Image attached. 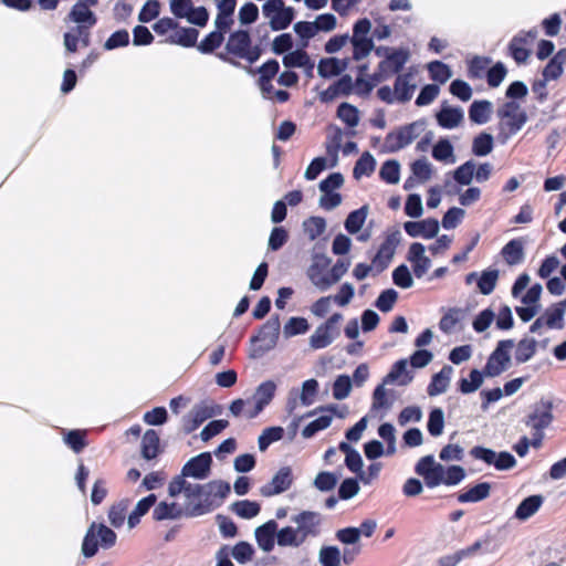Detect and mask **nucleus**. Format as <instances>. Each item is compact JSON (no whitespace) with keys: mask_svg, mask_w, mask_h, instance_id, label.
<instances>
[{"mask_svg":"<svg viewBox=\"0 0 566 566\" xmlns=\"http://www.w3.org/2000/svg\"><path fill=\"white\" fill-rule=\"evenodd\" d=\"M502 256L509 265L520 264L524 260V245L521 239H513L502 248Z\"/></svg>","mask_w":566,"mask_h":566,"instance_id":"obj_29","label":"nucleus"},{"mask_svg":"<svg viewBox=\"0 0 566 566\" xmlns=\"http://www.w3.org/2000/svg\"><path fill=\"white\" fill-rule=\"evenodd\" d=\"M407 359H399L396 361L390 371L382 379L384 384H397L399 386H407L413 379L412 374L407 369Z\"/></svg>","mask_w":566,"mask_h":566,"instance_id":"obj_23","label":"nucleus"},{"mask_svg":"<svg viewBox=\"0 0 566 566\" xmlns=\"http://www.w3.org/2000/svg\"><path fill=\"white\" fill-rule=\"evenodd\" d=\"M483 371L481 373L478 369L471 370L470 380L462 378L459 381V390L465 395L476 391L483 384Z\"/></svg>","mask_w":566,"mask_h":566,"instance_id":"obj_57","label":"nucleus"},{"mask_svg":"<svg viewBox=\"0 0 566 566\" xmlns=\"http://www.w3.org/2000/svg\"><path fill=\"white\" fill-rule=\"evenodd\" d=\"M432 157L438 161L453 164L455 161L454 149L449 139H440L432 148Z\"/></svg>","mask_w":566,"mask_h":566,"instance_id":"obj_40","label":"nucleus"},{"mask_svg":"<svg viewBox=\"0 0 566 566\" xmlns=\"http://www.w3.org/2000/svg\"><path fill=\"white\" fill-rule=\"evenodd\" d=\"M277 523L274 520H270L263 525L256 527L255 539L259 547L263 552H271L274 548L276 542Z\"/></svg>","mask_w":566,"mask_h":566,"instance_id":"obj_21","label":"nucleus"},{"mask_svg":"<svg viewBox=\"0 0 566 566\" xmlns=\"http://www.w3.org/2000/svg\"><path fill=\"white\" fill-rule=\"evenodd\" d=\"M305 542L301 537L297 527L285 526L281 530H277L276 533V544L280 547H293L297 548L302 546Z\"/></svg>","mask_w":566,"mask_h":566,"instance_id":"obj_28","label":"nucleus"},{"mask_svg":"<svg viewBox=\"0 0 566 566\" xmlns=\"http://www.w3.org/2000/svg\"><path fill=\"white\" fill-rule=\"evenodd\" d=\"M403 229L411 238L432 239L439 232V222L433 218L421 221H407L403 224Z\"/></svg>","mask_w":566,"mask_h":566,"instance_id":"obj_20","label":"nucleus"},{"mask_svg":"<svg viewBox=\"0 0 566 566\" xmlns=\"http://www.w3.org/2000/svg\"><path fill=\"white\" fill-rule=\"evenodd\" d=\"M491 491V484L489 482H481L467 492L458 495L460 503H475L489 497Z\"/></svg>","mask_w":566,"mask_h":566,"instance_id":"obj_33","label":"nucleus"},{"mask_svg":"<svg viewBox=\"0 0 566 566\" xmlns=\"http://www.w3.org/2000/svg\"><path fill=\"white\" fill-rule=\"evenodd\" d=\"M444 428V415L442 409L434 408L430 411L427 429L432 437H439L442 434Z\"/></svg>","mask_w":566,"mask_h":566,"instance_id":"obj_55","label":"nucleus"},{"mask_svg":"<svg viewBox=\"0 0 566 566\" xmlns=\"http://www.w3.org/2000/svg\"><path fill=\"white\" fill-rule=\"evenodd\" d=\"M283 64L285 67H305L313 69V64L310 62L308 54L303 50H296L289 52L283 57Z\"/></svg>","mask_w":566,"mask_h":566,"instance_id":"obj_52","label":"nucleus"},{"mask_svg":"<svg viewBox=\"0 0 566 566\" xmlns=\"http://www.w3.org/2000/svg\"><path fill=\"white\" fill-rule=\"evenodd\" d=\"M349 41L353 44V59L360 61L369 55L374 49L373 39H358L357 36H349Z\"/></svg>","mask_w":566,"mask_h":566,"instance_id":"obj_53","label":"nucleus"},{"mask_svg":"<svg viewBox=\"0 0 566 566\" xmlns=\"http://www.w3.org/2000/svg\"><path fill=\"white\" fill-rule=\"evenodd\" d=\"M493 136L489 133H481L472 142V153L478 157H483L493 150Z\"/></svg>","mask_w":566,"mask_h":566,"instance_id":"obj_43","label":"nucleus"},{"mask_svg":"<svg viewBox=\"0 0 566 566\" xmlns=\"http://www.w3.org/2000/svg\"><path fill=\"white\" fill-rule=\"evenodd\" d=\"M497 117L501 119L500 132L505 139L520 132L527 122L526 112L514 101L506 102L499 107Z\"/></svg>","mask_w":566,"mask_h":566,"instance_id":"obj_4","label":"nucleus"},{"mask_svg":"<svg viewBox=\"0 0 566 566\" xmlns=\"http://www.w3.org/2000/svg\"><path fill=\"white\" fill-rule=\"evenodd\" d=\"M400 239H401V234L398 230L392 233H389L386 237L385 241L380 244L376 254L381 258L384 256L385 259H388L391 261V259L395 254L396 248L400 243Z\"/></svg>","mask_w":566,"mask_h":566,"instance_id":"obj_51","label":"nucleus"},{"mask_svg":"<svg viewBox=\"0 0 566 566\" xmlns=\"http://www.w3.org/2000/svg\"><path fill=\"white\" fill-rule=\"evenodd\" d=\"M338 476L329 471L319 472L314 479L313 485L321 492H329L335 489Z\"/></svg>","mask_w":566,"mask_h":566,"instance_id":"obj_58","label":"nucleus"},{"mask_svg":"<svg viewBox=\"0 0 566 566\" xmlns=\"http://www.w3.org/2000/svg\"><path fill=\"white\" fill-rule=\"evenodd\" d=\"M342 319L340 313H334L325 323L317 326L310 337L311 348L317 350L329 346L339 336L338 323Z\"/></svg>","mask_w":566,"mask_h":566,"instance_id":"obj_8","label":"nucleus"},{"mask_svg":"<svg viewBox=\"0 0 566 566\" xmlns=\"http://www.w3.org/2000/svg\"><path fill=\"white\" fill-rule=\"evenodd\" d=\"M352 390V380L347 375H339L333 384V397L337 400L347 398Z\"/></svg>","mask_w":566,"mask_h":566,"instance_id":"obj_63","label":"nucleus"},{"mask_svg":"<svg viewBox=\"0 0 566 566\" xmlns=\"http://www.w3.org/2000/svg\"><path fill=\"white\" fill-rule=\"evenodd\" d=\"M437 120L441 127L452 129L463 120V111L458 107H443L437 114Z\"/></svg>","mask_w":566,"mask_h":566,"instance_id":"obj_30","label":"nucleus"},{"mask_svg":"<svg viewBox=\"0 0 566 566\" xmlns=\"http://www.w3.org/2000/svg\"><path fill=\"white\" fill-rule=\"evenodd\" d=\"M526 40L523 34H516L509 44L511 56L516 63H525L530 56V50L525 48Z\"/></svg>","mask_w":566,"mask_h":566,"instance_id":"obj_39","label":"nucleus"},{"mask_svg":"<svg viewBox=\"0 0 566 566\" xmlns=\"http://www.w3.org/2000/svg\"><path fill=\"white\" fill-rule=\"evenodd\" d=\"M231 510L242 518H253L260 513V504L249 500L237 501L232 503Z\"/></svg>","mask_w":566,"mask_h":566,"instance_id":"obj_45","label":"nucleus"},{"mask_svg":"<svg viewBox=\"0 0 566 566\" xmlns=\"http://www.w3.org/2000/svg\"><path fill=\"white\" fill-rule=\"evenodd\" d=\"M117 541L116 533L102 523L93 522L83 538L82 542V554L86 558L95 556L98 548L109 549Z\"/></svg>","mask_w":566,"mask_h":566,"instance_id":"obj_2","label":"nucleus"},{"mask_svg":"<svg viewBox=\"0 0 566 566\" xmlns=\"http://www.w3.org/2000/svg\"><path fill=\"white\" fill-rule=\"evenodd\" d=\"M394 90L397 102L406 103L410 101L416 90L413 74L411 72L399 74L395 81Z\"/></svg>","mask_w":566,"mask_h":566,"instance_id":"obj_24","label":"nucleus"},{"mask_svg":"<svg viewBox=\"0 0 566 566\" xmlns=\"http://www.w3.org/2000/svg\"><path fill=\"white\" fill-rule=\"evenodd\" d=\"M376 168V160L373 155L368 151H365L360 158L356 161L353 175L356 179L361 178L363 176H370Z\"/></svg>","mask_w":566,"mask_h":566,"instance_id":"obj_44","label":"nucleus"},{"mask_svg":"<svg viewBox=\"0 0 566 566\" xmlns=\"http://www.w3.org/2000/svg\"><path fill=\"white\" fill-rule=\"evenodd\" d=\"M212 458L209 452H202L188 460L181 469V473L176 475L169 483L187 481L186 478L205 480L210 475Z\"/></svg>","mask_w":566,"mask_h":566,"instance_id":"obj_11","label":"nucleus"},{"mask_svg":"<svg viewBox=\"0 0 566 566\" xmlns=\"http://www.w3.org/2000/svg\"><path fill=\"white\" fill-rule=\"evenodd\" d=\"M428 71L431 80L441 84L446 83L452 75L450 67L440 61L430 62L428 64Z\"/></svg>","mask_w":566,"mask_h":566,"instance_id":"obj_59","label":"nucleus"},{"mask_svg":"<svg viewBox=\"0 0 566 566\" xmlns=\"http://www.w3.org/2000/svg\"><path fill=\"white\" fill-rule=\"evenodd\" d=\"M198 34V30L193 28H180L170 36V42L185 48H190L196 44Z\"/></svg>","mask_w":566,"mask_h":566,"instance_id":"obj_41","label":"nucleus"},{"mask_svg":"<svg viewBox=\"0 0 566 566\" xmlns=\"http://www.w3.org/2000/svg\"><path fill=\"white\" fill-rule=\"evenodd\" d=\"M462 318L463 311L461 308H450L440 321V329L444 333H450Z\"/></svg>","mask_w":566,"mask_h":566,"instance_id":"obj_61","label":"nucleus"},{"mask_svg":"<svg viewBox=\"0 0 566 566\" xmlns=\"http://www.w3.org/2000/svg\"><path fill=\"white\" fill-rule=\"evenodd\" d=\"M470 454L476 460H481L489 465H494V468L500 471L510 470L516 465L514 455L507 451L496 453L492 449L476 446L470 450Z\"/></svg>","mask_w":566,"mask_h":566,"instance_id":"obj_12","label":"nucleus"},{"mask_svg":"<svg viewBox=\"0 0 566 566\" xmlns=\"http://www.w3.org/2000/svg\"><path fill=\"white\" fill-rule=\"evenodd\" d=\"M224 40L223 33L220 31H212L199 43L198 50L201 53H212L218 49Z\"/></svg>","mask_w":566,"mask_h":566,"instance_id":"obj_60","label":"nucleus"},{"mask_svg":"<svg viewBox=\"0 0 566 566\" xmlns=\"http://www.w3.org/2000/svg\"><path fill=\"white\" fill-rule=\"evenodd\" d=\"M537 340L535 338H523L521 339L515 349V360L517 364L528 361L536 353Z\"/></svg>","mask_w":566,"mask_h":566,"instance_id":"obj_37","label":"nucleus"},{"mask_svg":"<svg viewBox=\"0 0 566 566\" xmlns=\"http://www.w3.org/2000/svg\"><path fill=\"white\" fill-rule=\"evenodd\" d=\"M542 495H531L524 499L515 510L514 517L520 521H526L533 516L543 504Z\"/></svg>","mask_w":566,"mask_h":566,"instance_id":"obj_27","label":"nucleus"},{"mask_svg":"<svg viewBox=\"0 0 566 566\" xmlns=\"http://www.w3.org/2000/svg\"><path fill=\"white\" fill-rule=\"evenodd\" d=\"M281 322L279 316H272L261 327L259 335L252 340L261 342V349L268 352L276 346L280 335Z\"/></svg>","mask_w":566,"mask_h":566,"instance_id":"obj_19","label":"nucleus"},{"mask_svg":"<svg viewBox=\"0 0 566 566\" xmlns=\"http://www.w3.org/2000/svg\"><path fill=\"white\" fill-rule=\"evenodd\" d=\"M424 130V122L416 120L396 132H390L385 138L384 147L387 153H396L411 144Z\"/></svg>","mask_w":566,"mask_h":566,"instance_id":"obj_5","label":"nucleus"},{"mask_svg":"<svg viewBox=\"0 0 566 566\" xmlns=\"http://www.w3.org/2000/svg\"><path fill=\"white\" fill-rule=\"evenodd\" d=\"M310 328L308 322L304 317H291L283 327L285 338L305 334Z\"/></svg>","mask_w":566,"mask_h":566,"instance_id":"obj_50","label":"nucleus"},{"mask_svg":"<svg viewBox=\"0 0 566 566\" xmlns=\"http://www.w3.org/2000/svg\"><path fill=\"white\" fill-rule=\"evenodd\" d=\"M294 19V9L292 7H285L282 11L277 12L270 20V27L273 31H280L286 29Z\"/></svg>","mask_w":566,"mask_h":566,"instance_id":"obj_56","label":"nucleus"},{"mask_svg":"<svg viewBox=\"0 0 566 566\" xmlns=\"http://www.w3.org/2000/svg\"><path fill=\"white\" fill-rule=\"evenodd\" d=\"M513 339L500 340L489 356L488 361L484 366L483 374L485 377H496L504 373L511 363L510 352L514 347Z\"/></svg>","mask_w":566,"mask_h":566,"instance_id":"obj_6","label":"nucleus"},{"mask_svg":"<svg viewBox=\"0 0 566 566\" xmlns=\"http://www.w3.org/2000/svg\"><path fill=\"white\" fill-rule=\"evenodd\" d=\"M426 248L420 242H413L408 250L407 260L412 265L417 279H421L431 268V260L424 254Z\"/></svg>","mask_w":566,"mask_h":566,"instance_id":"obj_18","label":"nucleus"},{"mask_svg":"<svg viewBox=\"0 0 566 566\" xmlns=\"http://www.w3.org/2000/svg\"><path fill=\"white\" fill-rule=\"evenodd\" d=\"M499 275L500 273L496 269L484 270L478 279V289L480 293L483 295H490L496 286Z\"/></svg>","mask_w":566,"mask_h":566,"instance_id":"obj_38","label":"nucleus"},{"mask_svg":"<svg viewBox=\"0 0 566 566\" xmlns=\"http://www.w3.org/2000/svg\"><path fill=\"white\" fill-rule=\"evenodd\" d=\"M331 262L332 260L325 254H316L307 270L310 281L321 292H325L331 287L328 271Z\"/></svg>","mask_w":566,"mask_h":566,"instance_id":"obj_14","label":"nucleus"},{"mask_svg":"<svg viewBox=\"0 0 566 566\" xmlns=\"http://www.w3.org/2000/svg\"><path fill=\"white\" fill-rule=\"evenodd\" d=\"M409 60V52L405 49L394 50L386 55V59L379 62L377 72L374 73L371 80L374 82H382L394 74H398Z\"/></svg>","mask_w":566,"mask_h":566,"instance_id":"obj_10","label":"nucleus"},{"mask_svg":"<svg viewBox=\"0 0 566 566\" xmlns=\"http://www.w3.org/2000/svg\"><path fill=\"white\" fill-rule=\"evenodd\" d=\"M379 177L387 184L395 185L400 179V165L395 159L385 161L380 168Z\"/></svg>","mask_w":566,"mask_h":566,"instance_id":"obj_47","label":"nucleus"},{"mask_svg":"<svg viewBox=\"0 0 566 566\" xmlns=\"http://www.w3.org/2000/svg\"><path fill=\"white\" fill-rule=\"evenodd\" d=\"M275 391H276V385L274 381L266 380V381L261 382L256 387L253 396L251 398H249L251 401H253V408L247 409L245 418H248V419L256 418L264 410V408L268 405H270V402L272 401V399L275 396Z\"/></svg>","mask_w":566,"mask_h":566,"instance_id":"obj_15","label":"nucleus"},{"mask_svg":"<svg viewBox=\"0 0 566 566\" xmlns=\"http://www.w3.org/2000/svg\"><path fill=\"white\" fill-rule=\"evenodd\" d=\"M283 436L284 429L282 427L265 428L258 439V446L260 451H265L270 447V444L281 440Z\"/></svg>","mask_w":566,"mask_h":566,"instance_id":"obj_48","label":"nucleus"},{"mask_svg":"<svg viewBox=\"0 0 566 566\" xmlns=\"http://www.w3.org/2000/svg\"><path fill=\"white\" fill-rule=\"evenodd\" d=\"M392 281L401 289H410L413 285L412 275L406 264H400L392 271Z\"/></svg>","mask_w":566,"mask_h":566,"instance_id":"obj_64","label":"nucleus"},{"mask_svg":"<svg viewBox=\"0 0 566 566\" xmlns=\"http://www.w3.org/2000/svg\"><path fill=\"white\" fill-rule=\"evenodd\" d=\"M222 412V407L216 403L202 401L192 407V409L182 418V430L185 433H191L197 430L207 419L218 416Z\"/></svg>","mask_w":566,"mask_h":566,"instance_id":"obj_9","label":"nucleus"},{"mask_svg":"<svg viewBox=\"0 0 566 566\" xmlns=\"http://www.w3.org/2000/svg\"><path fill=\"white\" fill-rule=\"evenodd\" d=\"M453 373V368L449 365L442 367V369L433 375L431 382L428 386V395L434 397L447 391L450 379Z\"/></svg>","mask_w":566,"mask_h":566,"instance_id":"obj_25","label":"nucleus"},{"mask_svg":"<svg viewBox=\"0 0 566 566\" xmlns=\"http://www.w3.org/2000/svg\"><path fill=\"white\" fill-rule=\"evenodd\" d=\"M226 50L234 57L248 61L250 64L255 63L262 55L259 45H252L249 31L237 30L232 32L226 43Z\"/></svg>","mask_w":566,"mask_h":566,"instance_id":"obj_3","label":"nucleus"},{"mask_svg":"<svg viewBox=\"0 0 566 566\" xmlns=\"http://www.w3.org/2000/svg\"><path fill=\"white\" fill-rule=\"evenodd\" d=\"M293 483V473L290 467H282L271 479V481L261 486L260 493L265 497L281 494L289 490Z\"/></svg>","mask_w":566,"mask_h":566,"instance_id":"obj_17","label":"nucleus"},{"mask_svg":"<svg viewBox=\"0 0 566 566\" xmlns=\"http://www.w3.org/2000/svg\"><path fill=\"white\" fill-rule=\"evenodd\" d=\"M231 554L239 564H247L252 560L254 548L250 543L242 541L233 546Z\"/></svg>","mask_w":566,"mask_h":566,"instance_id":"obj_62","label":"nucleus"},{"mask_svg":"<svg viewBox=\"0 0 566 566\" xmlns=\"http://www.w3.org/2000/svg\"><path fill=\"white\" fill-rule=\"evenodd\" d=\"M184 516L190 517L188 514V505L184 507L176 502L168 503L163 501L158 503L153 511V517L156 521L178 520Z\"/></svg>","mask_w":566,"mask_h":566,"instance_id":"obj_22","label":"nucleus"},{"mask_svg":"<svg viewBox=\"0 0 566 566\" xmlns=\"http://www.w3.org/2000/svg\"><path fill=\"white\" fill-rule=\"evenodd\" d=\"M304 542L321 534L323 517L314 511H302L291 517Z\"/></svg>","mask_w":566,"mask_h":566,"instance_id":"obj_13","label":"nucleus"},{"mask_svg":"<svg viewBox=\"0 0 566 566\" xmlns=\"http://www.w3.org/2000/svg\"><path fill=\"white\" fill-rule=\"evenodd\" d=\"M346 69V63L335 57L322 59L317 66L318 75L328 78L339 75Z\"/></svg>","mask_w":566,"mask_h":566,"instance_id":"obj_36","label":"nucleus"},{"mask_svg":"<svg viewBox=\"0 0 566 566\" xmlns=\"http://www.w3.org/2000/svg\"><path fill=\"white\" fill-rule=\"evenodd\" d=\"M303 229L311 241L322 235L326 230V221L323 217H310L304 220Z\"/></svg>","mask_w":566,"mask_h":566,"instance_id":"obj_46","label":"nucleus"},{"mask_svg":"<svg viewBox=\"0 0 566 566\" xmlns=\"http://www.w3.org/2000/svg\"><path fill=\"white\" fill-rule=\"evenodd\" d=\"M368 216V206H363L359 209H356L347 216L344 227L346 231L350 234H356L363 228L366 218Z\"/></svg>","mask_w":566,"mask_h":566,"instance_id":"obj_35","label":"nucleus"},{"mask_svg":"<svg viewBox=\"0 0 566 566\" xmlns=\"http://www.w3.org/2000/svg\"><path fill=\"white\" fill-rule=\"evenodd\" d=\"M317 411L324 412V415L319 416L312 422H310L303 430L302 436L305 439H310L314 437L318 431H322L326 428H328L332 423L333 416H337L339 418L344 417V413L337 412V406L336 405H329L327 407H321L317 408L314 411H311L306 415V417H311L315 415Z\"/></svg>","mask_w":566,"mask_h":566,"instance_id":"obj_16","label":"nucleus"},{"mask_svg":"<svg viewBox=\"0 0 566 566\" xmlns=\"http://www.w3.org/2000/svg\"><path fill=\"white\" fill-rule=\"evenodd\" d=\"M69 18L71 21L77 23V25L94 27L97 22L94 12L86 8L84 3L77 2L72 7Z\"/></svg>","mask_w":566,"mask_h":566,"instance_id":"obj_31","label":"nucleus"},{"mask_svg":"<svg viewBox=\"0 0 566 566\" xmlns=\"http://www.w3.org/2000/svg\"><path fill=\"white\" fill-rule=\"evenodd\" d=\"M566 313V300H563L551 307H548L542 315L545 319V325L548 328L562 329L564 328V316Z\"/></svg>","mask_w":566,"mask_h":566,"instance_id":"obj_26","label":"nucleus"},{"mask_svg":"<svg viewBox=\"0 0 566 566\" xmlns=\"http://www.w3.org/2000/svg\"><path fill=\"white\" fill-rule=\"evenodd\" d=\"M553 409V401L543 397L530 407L523 421L531 430H545L554 421Z\"/></svg>","mask_w":566,"mask_h":566,"instance_id":"obj_7","label":"nucleus"},{"mask_svg":"<svg viewBox=\"0 0 566 566\" xmlns=\"http://www.w3.org/2000/svg\"><path fill=\"white\" fill-rule=\"evenodd\" d=\"M231 491L230 484L222 480H213L205 484L188 481L169 483L168 494L176 497L184 493L188 500V514L190 517L212 512L222 505Z\"/></svg>","mask_w":566,"mask_h":566,"instance_id":"obj_1","label":"nucleus"},{"mask_svg":"<svg viewBox=\"0 0 566 566\" xmlns=\"http://www.w3.org/2000/svg\"><path fill=\"white\" fill-rule=\"evenodd\" d=\"M318 560L322 566H340V551L337 546H323L318 553Z\"/></svg>","mask_w":566,"mask_h":566,"instance_id":"obj_54","label":"nucleus"},{"mask_svg":"<svg viewBox=\"0 0 566 566\" xmlns=\"http://www.w3.org/2000/svg\"><path fill=\"white\" fill-rule=\"evenodd\" d=\"M337 117L348 127H356L359 123V112L356 106L349 103H342L337 107Z\"/></svg>","mask_w":566,"mask_h":566,"instance_id":"obj_49","label":"nucleus"},{"mask_svg":"<svg viewBox=\"0 0 566 566\" xmlns=\"http://www.w3.org/2000/svg\"><path fill=\"white\" fill-rule=\"evenodd\" d=\"M475 171V161L470 159L460 165L452 174L454 181L460 186H469Z\"/></svg>","mask_w":566,"mask_h":566,"instance_id":"obj_42","label":"nucleus"},{"mask_svg":"<svg viewBox=\"0 0 566 566\" xmlns=\"http://www.w3.org/2000/svg\"><path fill=\"white\" fill-rule=\"evenodd\" d=\"M159 434L154 430H147L142 439V455L146 460H153L159 452Z\"/></svg>","mask_w":566,"mask_h":566,"instance_id":"obj_32","label":"nucleus"},{"mask_svg":"<svg viewBox=\"0 0 566 566\" xmlns=\"http://www.w3.org/2000/svg\"><path fill=\"white\" fill-rule=\"evenodd\" d=\"M492 113V103L489 101H474L469 108V117L475 124L489 122Z\"/></svg>","mask_w":566,"mask_h":566,"instance_id":"obj_34","label":"nucleus"}]
</instances>
